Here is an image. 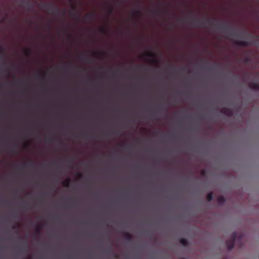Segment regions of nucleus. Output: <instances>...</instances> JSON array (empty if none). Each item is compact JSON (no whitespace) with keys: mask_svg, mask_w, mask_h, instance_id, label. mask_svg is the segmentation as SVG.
<instances>
[{"mask_svg":"<svg viewBox=\"0 0 259 259\" xmlns=\"http://www.w3.org/2000/svg\"><path fill=\"white\" fill-rule=\"evenodd\" d=\"M215 21H211L210 19H207L205 21L196 19L194 21H189V23L194 25L196 27H205V24L207 23L209 25H213Z\"/></svg>","mask_w":259,"mask_h":259,"instance_id":"nucleus-1","label":"nucleus"},{"mask_svg":"<svg viewBox=\"0 0 259 259\" xmlns=\"http://www.w3.org/2000/svg\"><path fill=\"white\" fill-rule=\"evenodd\" d=\"M237 237V233L233 232L231 235V238L226 241V244L228 250H231L233 248Z\"/></svg>","mask_w":259,"mask_h":259,"instance_id":"nucleus-2","label":"nucleus"},{"mask_svg":"<svg viewBox=\"0 0 259 259\" xmlns=\"http://www.w3.org/2000/svg\"><path fill=\"white\" fill-rule=\"evenodd\" d=\"M44 8H46L48 12H51L52 14L59 15L60 13V9L54 4H45Z\"/></svg>","mask_w":259,"mask_h":259,"instance_id":"nucleus-3","label":"nucleus"},{"mask_svg":"<svg viewBox=\"0 0 259 259\" xmlns=\"http://www.w3.org/2000/svg\"><path fill=\"white\" fill-rule=\"evenodd\" d=\"M221 112L229 117H232L233 115L232 110L229 108L224 107L222 108Z\"/></svg>","mask_w":259,"mask_h":259,"instance_id":"nucleus-4","label":"nucleus"},{"mask_svg":"<svg viewBox=\"0 0 259 259\" xmlns=\"http://www.w3.org/2000/svg\"><path fill=\"white\" fill-rule=\"evenodd\" d=\"M235 45L242 47H248L251 44L250 41L244 40H235L234 41Z\"/></svg>","mask_w":259,"mask_h":259,"instance_id":"nucleus-5","label":"nucleus"},{"mask_svg":"<svg viewBox=\"0 0 259 259\" xmlns=\"http://www.w3.org/2000/svg\"><path fill=\"white\" fill-rule=\"evenodd\" d=\"M95 14L93 13H91L85 14L84 16V19L85 20L91 21L95 18Z\"/></svg>","mask_w":259,"mask_h":259,"instance_id":"nucleus-6","label":"nucleus"},{"mask_svg":"<svg viewBox=\"0 0 259 259\" xmlns=\"http://www.w3.org/2000/svg\"><path fill=\"white\" fill-rule=\"evenodd\" d=\"M216 25L219 26V29H222L224 32H227L229 30H231V28L229 26H222L219 24H216Z\"/></svg>","mask_w":259,"mask_h":259,"instance_id":"nucleus-7","label":"nucleus"},{"mask_svg":"<svg viewBox=\"0 0 259 259\" xmlns=\"http://www.w3.org/2000/svg\"><path fill=\"white\" fill-rule=\"evenodd\" d=\"M249 88L253 90L259 91V84L256 82H251L249 83Z\"/></svg>","mask_w":259,"mask_h":259,"instance_id":"nucleus-8","label":"nucleus"},{"mask_svg":"<svg viewBox=\"0 0 259 259\" xmlns=\"http://www.w3.org/2000/svg\"><path fill=\"white\" fill-rule=\"evenodd\" d=\"M124 238L128 241H131L133 240V236L128 232H123Z\"/></svg>","mask_w":259,"mask_h":259,"instance_id":"nucleus-9","label":"nucleus"},{"mask_svg":"<svg viewBox=\"0 0 259 259\" xmlns=\"http://www.w3.org/2000/svg\"><path fill=\"white\" fill-rule=\"evenodd\" d=\"M179 242L181 244L183 245L184 246H187L189 245V242L188 240L184 238H181L179 240Z\"/></svg>","mask_w":259,"mask_h":259,"instance_id":"nucleus-10","label":"nucleus"},{"mask_svg":"<svg viewBox=\"0 0 259 259\" xmlns=\"http://www.w3.org/2000/svg\"><path fill=\"white\" fill-rule=\"evenodd\" d=\"M217 201L220 204H222L226 201V199L224 196L220 195L218 197Z\"/></svg>","mask_w":259,"mask_h":259,"instance_id":"nucleus-11","label":"nucleus"},{"mask_svg":"<svg viewBox=\"0 0 259 259\" xmlns=\"http://www.w3.org/2000/svg\"><path fill=\"white\" fill-rule=\"evenodd\" d=\"M70 183V179L69 178H67L66 180L64 181L62 183L64 186L68 187L69 186Z\"/></svg>","mask_w":259,"mask_h":259,"instance_id":"nucleus-12","label":"nucleus"},{"mask_svg":"<svg viewBox=\"0 0 259 259\" xmlns=\"http://www.w3.org/2000/svg\"><path fill=\"white\" fill-rule=\"evenodd\" d=\"M24 52L26 56H30L32 53L31 50L27 48L24 49Z\"/></svg>","mask_w":259,"mask_h":259,"instance_id":"nucleus-13","label":"nucleus"},{"mask_svg":"<svg viewBox=\"0 0 259 259\" xmlns=\"http://www.w3.org/2000/svg\"><path fill=\"white\" fill-rule=\"evenodd\" d=\"M213 194L212 192L208 193L206 196L207 201H210L212 199Z\"/></svg>","mask_w":259,"mask_h":259,"instance_id":"nucleus-14","label":"nucleus"},{"mask_svg":"<svg viewBox=\"0 0 259 259\" xmlns=\"http://www.w3.org/2000/svg\"><path fill=\"white\" fill-rule=\"evenodd\" d=\"M145 56L149 57H156V55L151 52H148L144 54Z\"/></svg>","mask_w":259,"mask_h":259,"instance_id":"nucleus-15","label":"nucleus"},{"mask_svg":"<svg viewBox=\"0 0 259 259\" xmlns=\"http://www.w3.org/2000/svg\"><path fill=\"white\" fill-rule=\"evenodd\" d=\"M42 227L41 225H37L36 227L35 228V232L37 234H39L40 233V230L41 229Z\"/></svg>","mask_w":259,"mask_h":259,"instance_id":"nucleus-16","label":"nucleus"},{"mask_svg":"<svg viewBox=\"0 0 259 259\" xmlns=\"http://www.w3.org/2000/svg\"><path fill=\"white\" fill-rule=\"evenodd\" d=\"M133 14L135 16H140L142 15L141 11L140 10H136L133 12Z\"/></svg>","mask_w":259,"mask_h":259,"instance_id":"nucleus-17","label":"nucleus"},{"mask_svg":"<svg viewBox=\"0 0 259 259\" xmlns=\"http://www.w3.org/2000/svg\"><path fill=\"white\" fill-rule=\"evenodd\" d=\"M107 10L110 14H112L113 12V8L111 5H109L107 6Z\"/></svg>","mask_w":259,"mask_h":259,"instance_id":"nucleus-18","label":"nucleus"},{"mask_svg":"<svg viewBox=\"0 0 259 259\" xmlns=\"http://www.w3.org/2000/svg\"><path fill=\"white\" fill-rule=\"evenodd\" d=\"M70 16L74 17V18H76L77 19L79 18V16L74 12H70Z\"/></svg>","mask_w":259,"mask_h":259,"instance_id":"nucleus-19","label":"nucleus"},{"mask_svg":"<svg viewBox=\"0 0 259 259\" xmlns=\"http://www.w3.org/2000/svg\"><path fill=\"white\" fill-rule=\"evenodd\" d=\"M27 10H30L31 9L32 5L29 2H27Z\"/></svg>","mask_w":259,"mask_h":259,"instance_id":"nucleus-20","label":"nucleus"},{"mask_svg":"<svg viewBox=\"0 0 259 259\" xmlns=\"http://www.w3.org/2000/svg\"><path fill=\"white\" fill-rule=\"evenodd\" d=\"M100 32L101 33H105L106 31V29L105 28H103V27H102V28H100Z\"/></svg>","mask_w":259,"mask_h":259,"instance_id":"nucleus-21","label":"nucleus"},{"mask_svg":"<svg viewBox=\"0 0 259 259\" xmlns=\"http://www.w3.org/2000/svg\"><path fill=\"white\" fill-rule=\"evenodd\" d=\"M151 62L152 63H155V64H157L159 63V61L157 59H153L151 60Z\"/></svg>","mask_w":259,"mask_h":259,"instance_id":"nucleus-22","label":"nucleus"},{"mask_svg":"<svg viewBox=\"0 0 259 259\" xmlns=\"http://www.w3.org/2000/svg\"><path fill=\"white\" fill-rule=\"evenodd\" d=\"M18 228H19V225H14L12 227L13 229H15V230L18 229Z\"/></svg>","mask_w":259,"mask_h":259,"instance_id":"nucleus-23","label":"nucleus"},{"mask_svg":"<svg viewBox=\"0 0 259 259\" xmlns=\"http://www.w3.org/2000/svg\"><path fill=\"white\" fill-rule=\"evenodd\" d=\"M0 53L2 54L4 53V50L1 46H0Z\"/></svg>","mask_w":259,"mask_h":259,"instance_id":"nucleus-24","label":"nucleus"},{"mask_svg":"<svg viewBox=\"0 0 259 259\" xmlns=\"http://www.w3.org/2000/svg\"><path fill=\"white\" fill-rule=\"evenodd\" d=\"M79 58L81 60H84V59H87V58L85 57V56L84 55H80L79 56Z\"/></svg>","mask_w":259,"mask_h":259,"instance_id":"nucleus-25","label":"nucleus"},{"mask_svg":"<svg viewBox=\"0 0 259 259\" xmlns=\"http://www.w3.org/2000/svg\"><path fill=\"white\" fill-rule=\"evenodd\" d=\"M153 13V14H154V15H158V14H159V11H157V10H156V11H154Z\"/></svg>","mask_w":259,"mask_h":259,"instance_id":"nucleus-26","label":"nucleus"},{"mask_svg":"<svg viewBox=\"0 0 259 259\" xmlns=\"http://www.w3.org/2000/svg\"><path fill=\"white\" fill-rule=\"evenodd\" d=\"M77 176L79 178H81L82 177V175L80 173H78L77 174Z\"/></svg>","mask_w":259,"mask_h":259,"instance_id":"nucleus-27","label":"nucleus"},{"mask_svg":"<svg viewBox=\"0 0 259 259\" xmlns=\"http://www.w3.org/2000/svg\"><path fill=\"white\" fill-rule=\"evenodd\" d=\"M34 163L33 162H31H31H30V166H31V167H33V166H34Z\"/></svg>","mask_w":259,"mask_h":259,"instance_id":"nucleus-28","label":"nucleus"},{"mask_svg":"<svg viewBox=\"0 0 259 259\" xmlns=\"http://www.w3.org/2000/svg\"><path fill=\"white\" fill-rule=\"evenodd\" d=\"M231 36H235L236 35V33H232L230 34Z\"/></svg>","mask_w":259,"mask_h":259,"instance_id":"nucleus-29","label":"nucleus"},{"mask_svg":"<svg viewBox=\"0 0 259 259\" xmlns=\"http://www.w3.org/2000/svg\"><path fill=\"white\" fill-rule=\"evenodd\" d=\"M66 9H64V10H63V15H64V14H65V13H66Z\"/></svg>","mask_w":259,"mask_h":259,"instance_id":"nucleus-30","label":"nucleus"},{"mask_svg":"<svg viewBox=\"0 0 259 259\" xmlns=\"http://www.w3.org/2000/svg\"><path fill=\"white\" fill-rule=\"evenodd\" d=\"M3 58H4L3 55L0 56V59H3Z\"/></svg>","mask_w":259,"mask_h":259,"instance_id":"nucleus-31","label":"nucleus"},{"mask_svg":"<svg viewBox=\"0 0 259 259\" xmlns=\"http://www.w3.org/2000/svg\"><path fill=\"white\" fill-rule=\"evenodd\" d=\"M73 9L74 10H76V6H74L73 7Z\"/></svg>","mask_w":259,"mask_h":259,"instance_id":"nucleus-32","label":"nucleus"},{"mask_svg":"<svg viewBox=\"0 0 259 259\" xmlns=\"http://www.w3.org/2000/svg\"><path fill=\"white\" fill-rule=\"evenodd\" d=\"M114 256L115 257H118V256H117V254H114Z\"/></svg>","mask_w":259,"mask_h":259,"instance_id":"nucleus-33","label":"nucleus"},{"mask_svg":"<svg viewBox=\"0 0 259 259\" xmlns=\"http://www.w3.org/2000/svg\"><path fill=\"white\" fill-rule=\"evenodd\" d=\"M22 167H26V165H25H25H23L22 166Z\"/></svg>","mask_w":259,"mask_h":259,"instance_id":"nucleus-34","label":"nucleus"},{"mask_svg":"<svg viewBox=\"0 0 259 259\" xmlns=\"http://www.w3.org/2000/svg\"><path fill=\"white\" fill-rule=\"evenodd\" d=\"M180 259H186V258H181Z\"/></svg>","mask_w":259,"mask_h":259,"instance_id":"nucleus-35","label":"nucleus"}]
</instances>
